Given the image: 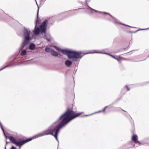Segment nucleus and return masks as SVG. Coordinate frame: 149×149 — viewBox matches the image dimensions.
<instances>
[{
    "instance_id": "obj_1",
    "label": "nucleus",
    "mask_w": 149,
    "mask_h": 149,
    "mask_svg": "<svg viewBox=\"0 0 149 149\" xmlns=\"http://www.w3.org/2000/svg\"><path fill=\"white\" fill-rule=\"evenodd\" d=\"M81 114V113H75L72 110L68 109L66 112L60 117L58 120L50 126L49 129L36 135L33 137V138L51 134L55 137L58 143L57 136L60 130L69 122Z\"/></svg>"
},
{
    "instance_id": "obj_2",
    "label": "nucleus",
    "mask_w": 149,
    "mask_h": 149,
    "mask_svg": "<svg viewBox=\"0 0 149 149\" xmlns=\"http://www.w3.org/2000/svg\"><path fill=\"white\" fill-rule=\"evenodd\" d=\"M54 47L58 51L67 55L69 59L81 58L84 55H82V53L81 52H76L68 49H61L55 46Z\"/></svg>"
},
{
    "instance_id": "obj_3",
    "label": "nucleus",
    "mask_w": 149,
    "mask_h": 149,
    "mask_svg": "<svg viewBox=\"0 0 149 149\" xmlns=\"http://www.w3.org/2000/svg\"><path fill=\"white\" fill-rule=\"evenodd\" d=\"M47 21V20L44 21L40 26V29L38 27H36L37 24H36L35 27L33 31L35 35H37L39 34L40 31L43 35V33H45L46 29V26Z\"/></svg>"
},
{
    "instance_id": "obj_4",
    "label": "nucleus",
    "mask_w": 149,
    "mask_h": 149,
    "mask_svg": "<svg viewBox=\"0 0 149 149\" xmlns=\"http://www.w3.org/2000/svg\"><path fill=\"white\" fill-rule=\"evenodd\" d=\"M9 139L15 145L17 146H18L19 147V149L22 146L24 145L26 143L29 142L32 140L33 139L32 138H30L26 140H24L23 141H17L16 139H15L14 137L12 136H10L8 137Z\"/></svg>"
},
{
    "instance_id": "obj_5",
    "label": "nucleus",
    "mask_w": 149,
    "mask_h": 149,
    "mask_svg": "<svg viewBox=\"0 0 149 149\" xmlns=\"http://www.w3.org/2000/svg\"><path fill=\"white\" fill-rule=\"evenodd\" d=\"M23 33L24 37V39H26V38H27L26 40L29 41L31 39V38L29 37V36L31 33V31L29 28L24 27Z\"/></svg>"
},
{
    "instance_id": "obj_6",
    "label": "nucleus",
    "mask_w": 149,
    "mask_h": 149,
    "mask_svg": "<svg viewBox=\"0 0 149 149\" xmlns=\"http://www.w3.org/2000/svg\"><path fill=\"white\" fill-rule=\"evenodd\" d=\"M89 7V8H90V9H89V10L90 11V12H91V13H93V11H95V12H97L98 13H102V14H106L107 15L110 16V17H111L113 19V22L115 23H118V22L116 21V19L114 18L110 14H109V13H104V12H100V11H96V10H95L94 9H92V8H90V7Z\"/></svg>"
},
{
    "instance_id": "obj_7",
    "label": "nucleus",
    "mask_w": 149,
    "mask_h": 149,
    "mask_svg": "<svg viewBox=\"0 0 149 149\" xmlns=\"http://www.w3.org/2000/svg\"><path fill=\"white\" fill-rule=\"evenodd\" d=\"M132 140L135 143H137L139 146H140L141 144L140 142L138 140V137L137 135H134L132 137Z\"/></svg>"
},
{
    "instance_id": "obj_8",
    "label": "nucleus",
    "mask_w": 149,
    "mask_h": 149,
    "mask_svg": "<svg viewBox=\"0 0 149 149\" xmlns=\"http://www.w3.org/2000/svg\"><path fill=\"white\" fill-rule=\"evenodd\" d=\"M27 38H26V39H24L23 42L22 43V44L20 46V47L19 48V49H22L24 47L27 45L29 42V40H26Z\"/></svg>"
},
{
    "instance_id": "obj_9",
    "label": "nucleus",
    "mask_w": 149,
    "mask_h": 149,
    "mask_svg": "<svg viewBox=\"0 0 149 149\" xmlns=\"http://www.w3.org/2000/svg\"><path fill=\"white\" fill-rule=\"evenodd\" d=\"M45 34V36H44V38L47 40L48 41H50L51 39L50 35L49 34H46L44 33Z\"/></svg>"
},
{
    "instance_id": "obj_10",
    "label": "nucleus",
    "mask_w": 149,
    "mask_h": 149,
    "mask_svg": "<svg viewBox=\"0 0 149 149\" xmlns=\"http://www.w3.org/2000/svg\"><path fill=\"white\" fill-rule=\"evenodd\" d=\"M65 64L67 66L69 67L72 64V63L70 61L67 60L65 62Z\"/></svg>"
},
{
    "instance_id": "obj_11",
    "label": "nucleus",
    "mask_w": 149,
    "mask_h": 149,
    "mask_svg": "<svg viewBox=\"0 0 149 149\" xmlns=\"http://www.w3.org/2000/svg\"><path fill=\"white\" fill-rule=\"evenodd\" d=\"M51 53L52 55L55 56H57L58 55L57 53L52 49L51 50Z\"/></svg>"
},
{
    "instance_id": "obj_12",
    "label": "nucleus",
    "mask_w": 149,
    "mask_h": 149,
    "mask_svg": "<svg viewBox=\"0 0 149 149\" xmlns=\"http://www.w3.org/2000/svg\"><path fill=\"white\" fill-rule=\"evenodd\" d=\"M35 45L33 43H31L29 46V49L30 50H33L35 49Z\"/></svg>"
},
{
    "instance_id": "obj_13",
    "label": "nucleus",
    "mask_w": 149,
    "mask_h": 149,
    "mask_svg": "<svg viewBox=\"0 0 149 149\" xmlns=\"http://www.w3.org/2000/svg\"><path fill=\"white\" fill-rule=\"evenodd\" d=\"M38 11H39V8H38V12H37V20H36V22H35V24H39L40 23V19L38 17Z\"/></svg>"
},
{
    "instance_id": "obj_14",
    "label": "nucleus",
    "mask_w": 149,
    "mask_h": 149,
    "mask_svg": "<svg viewBox=\"0 0 149 149\" xmlns=\"http://www.w3.org/2000/svg\"><path fill=\"white\" fill-rule=\"evenodd\" d=\"M27 54V52L26 50L25 49L23 50L22 51L20 55L22 56H24L25 55H26Z\"/></svg>"
},
{
    "instance_id": "obj_15",
    "label": "nucleus",
    "mask_w": 149,
    "mask_h": 149,
    "mask_svg": "<svg viewBox=\"0 0 149 149\" xmlns=\"http://www.w3.org/2000/svg\"><path fill=\"white\" fill-rule=\"evenodd\" d=\"M104 54H108L110 56H111L113 58H114L115 59H116L118 61H120V60L121 59V58H116L115 56H113L112 55L109 54H107V53H104Z\"/></svg>"
},
{
    "instance_id": "obj_16",
    "label": "nucleus",
    "mask_w": 149,
    "mask_h": 149,
    "mask_svg": "<svg viewBox=\"0 0 149 149\" xmlns=\"http://www.w3.org/2000/svg\"><path fill=\"white\" fill-rule=\"evenodd\" d=\"M52 49H51L49 48H46L45 49V52H51V50Z\"/></svg>"
},
{
    "instance_id": "obj_17",
    "label": "nucleus",
    "mask_w": 149,
    "mask_h": 149,
    "mask_svg": "<svg viewBox=\"0 0 149 149\" xmlns=\"http://www.w3.org/2000/svg\"><path fill=\"white\" fill-rule=\"evenodd\" d=\"M0 126H1V128L2 131H3V133H4V135L5 136L6 138H7V136H6V135L5 134L4 129H3V127H2V124H1V122H0Z\"/></svg>"
},
{
    "instance_id": "obj_18",
    "label": "nucleus",
    "mask_w": 149,
    "mask_h": 149,
    "mask_svg": "<svg viewBox=\"0 0 149 149\" xmlns=\"http://www.w3.org/2000/svg\"><path fill=\"white\" fill-rule=\"evenodd\" d=\"M94 52H89L88 53H87L85 54H90V53H102L101 52H96V50H95L94 51Z\"/></svg>"
},
{
    "instance_id": "obj_19",
    "label": "nucleus",
    "mask_w": 149,
    "mask_h": 149,
    "mask_svg": "<svg viewBox=\"0 0 149 149\" xmlns=\"http://www.w3.org/2000/svg\"><path fill=\"white\" fill-rule=\"evenodd\" d=\"M107 107H108V106H106V107H105L104 108V109H103L102 111H99L98 112H96V113H99V112H100L101 111H104L105 110V109L106 108H107Z\"/></svg>"
},
{
    "instance_id": "obj_20",
    "label": "nucleus",
    "mask_w": 149,
    "mask_h": 149,
    "mask_svg": "<svg viewBox=\"0 0 149 149\" xmlns=\"http://www.w3.org/2000/svg\"><path fill=\"white\" fill-rule=\"evenodd\" d=\"M9 65H7V66H6L5 67H4V68H2V69H0V70H3V69H4V68H6L7 67H9Z\"/></svg>"
},
{
    "instance_id": "obj_21",
    "label": "nucleus",
    "mask_w": 149,
    "mask_h": 149,
    "mask_svg": "<svg viewBox=\"0 0 149 149\" xmlns=\"http://www.w3.org/2000/svg\"><path fill=\"white\" fill-rule=\"evenodd\" d=\"M126 88L127 89V91H129L130 90L129 88L127 86H126L124 88Z\"/></svg>"
},
{
    "instance_id": "obj_22",
    "label": "nucleus",
    "mask_w": 149,
    "mask_h": 149,
    "mask_svg": "<svg viewBox=\"0 0 149 149\" xmlns=\"http://www.w3.org/2000/svg\"><path fill=\"white\" fill-rule=\"evenodd\" d=\"M16 147H15L13 146H12L11 149H16Z\"/></svg>"
},
{
    "instance_id": "obj_23",
    "label": "nucleus",
    "mask_w": 149,
    "mask_h": 149,
    "mask_svg": "<svg viewBox=\"0 0 149 149\" xmlns=\"http://www.w3.org/2000/svg\"><path fill=\"white\" fill-rule=\"evenodd\" d=\"M88 116V115H86L85 116Z\"/></svg>"
},
{
    "instance_id": "obj_24",
    "label": "nucleus",
    "mask_w": 149,
    "mask_h": 149,
    "mask_svg": "<svg viewBox=\"0 0 149 149\" xmlns=\"http://www.w3.org/2000/svg\"><path fill=\"white\" fill-rule=\"evenodd\" d=\"M8 143L6 141V145Z\"/></svg>"
},
{
    "instance_id": "obj_25",
    "label": "nucleus",
    "mask_w": 149,
    "mask_h": 149,
    "mask_svg": "<svg viewBox=\"0 0 149 149\" xmlns=\"http://www.w3.org/2000/svg\"><path fill=\"white\" fill-rule=\"evenodd\" d=\"M36 0V4H37V1H36V0Z\"/></svg>"
},
{
    "instance_id": "obj_26",
    "label": "nucleus",
    "mask_w": 149,
    "mask_h": 149,
    "mask_svg": "<svg viewBox=\"0 0 149 149\" xmlns=\"http://www.w3.org/2000/svg\"><path fill=\"white\" fill-rule=\"evenodd\" d=\"M122 24V25H125V24Z\"/></svg>"
},
{
    "instance_id": "obj_27",
    "label": "nucleus",
    "mask_w": 149,
    "mask_h": 149,
    "mask_svg": "<svg viewBox=\"0 0 149 149\" xmlns=\"http://www.w3.org/2000/svg\"><path fill=\"white\" fill-rule=\"evenodd\" d=\"M5 149H6V146H5Z\"/></svg>"
},
{
    "instance_id": "obj_28",
    "label": "nucleus",
    "mask_w": 149,
    "mask_h": 149,
    "mask_svg": "<svg viewBox=\"0 0 149 149\" xmlns=\"http://www.w3.org/2000/svg\"><path fill=\"white\" fill-rule=\"evenodd\" d=\"M127 26H129L128 25H126Z\"/></svg>"
},
{
    "instance_id": "obj_29",
    "label": "nucleus",
    "mask_w": 149,
    "mask_h": 149,
    "mask_svg": "<svg viewBox=\"0 0 149 149\" xmlns=\"http://www.w3.org/2000/svg\"><path fill=\"white\" fill-rule=\"evenodd\" d=\"M92 114H90V115H92Z\"/></svg>"
}]
</instances>
